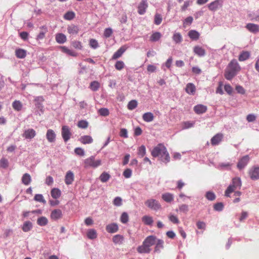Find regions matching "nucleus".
<instances>
[{
    "mask_svg": "<svg viewBox=\"0 0 259 259\" xmlns=\"http://www.w3.org/2000/svg\"><path fill=\"white\" fill-rule=\"evenodd\" d=\"M241 70V67L236 59H233L226 67L224 76L227 80H230Z\"/></svg>",
    "mask_w": 259,
    "mask_h": 259,
    "instance_id": "obj_1",
    "label": "nucleus"
},
{
    "mask_svg": "<svg viewBox=\"0 0 259 259\" xmlns=\"http://www.w3.org/2000/svg\"><path fill=\"white\" fill-rule=\"evenodd\" d=\"M151 155L154 157L160 156L161 160L165 163L170 160V157L166 147L162 144L155 146L151 151Z\"/></svg>",
    "mask_w": 259,
    "mask_h": 259,
    "instance_id": "obj_2",
    "label": "nucleus"
},
{
    "mask_svg": "<svg viewBox=\"0 0 259 259\" xmlns=\"http://www.w3.org/2000/svg\"><path fill=\"white\" fill-rule=\"evenodd\" d=\"M242 185L240 178L236 177L232 179V184L229 186L225 191V196L230 197V194L237 189H240Z\"/></svg>",
    "mask_w": 259,
    "mask_h": 259,
    "instance_id": "obj_3",
    "label": "nucleus"
},
{
    "mask_svg": "<svg viewBox=\"0 0 259 259\" xmlns=\"http://www.w3.org/2000/svg\"><path fill=\"white\" fill-rule=\"evenodd\" d=\"M84 167L89 168L93 167L96 168L101 164V160L100 159H95V157L94 156L85 159L84 160Z\"/></svg>",
    "mask_w": 259,
    "mask_h": 259,
    "instance_id": "obj_4",
    "label": "nucleus"
},
{
    "mask_svg": "<svg viewBox=\"0 0 259 259\" xmlns=\"http://www.w3.org/2000/svg\"><path fill=\"white\" fill-rule=\"evenodd\" d=\"M145 205L150 209L154 210H158L161 208L160 203L154 199H149L145 202Z\"/></svg>",
    "mask_w": 259,
    "mask_h": 259,
    "instance_id": "obj_5",
    "label": "nucleus"
},
{
    "mask_svg": "<svg viewBox=\"0 0 259 259\" xmlns=\"http://www.w3.org/2000/svg\"><path fill=\"white\" fill-rule=\"evenodd\" d=\"M61 135L64 141L66 142L70 138L72 134L70 132V129L67 125H63L62 127Z\"/></svg>",
    "mask_w": 259,
    "mask_h": 259,
    "instance_id": "obj_6",
    "label": "nucleus"
},
{
    "mask_svg": "<svg viewBox=\"0 0 259 259\" xmlns=\"http://www.w3.org/2000/svg\"><path fill=\"white\" fill-rule=\"evenodd\" d=\"M223 6V1L222 0H215L211 3H210L208 5V9L213 12H215L218 10L219 9L221 8Z\"/></svg>",
    "mask_w": 259,
    "mask_h": 259,
    "instance_id": "obj_7",
    "label": "nucleus"
},
{
    "mask_svg": "<svg viewBox=\"0 0 259 259\" xmlns=\"http://www.w3.org/2000/svg\"><path fill=\"white\" fill-rule=\"evenodd\" d=\"M148 7V4L147 0H142L137 7L138 13L140 15H144L146 13Z\"/></svg>",
    "mask_w": 259,
    "mask_h": 259,
    "instance_id": "obj_8",
    "label": "nucleus"
},
{
    "mask_svg": "<svg viewBox=\"0 0 259 259\" xmlns=\"http://www.w3.org/2000/svg\"><path fill=\"white\" fill-rule=\"evenodd\" d=\"M249 175L250 178L253 180L259 179V167L253 166L249 171Z\"/></svg>",
    "mask_w": 259,
    "mask_h": 259,
    "instance_id": "obj_9",
    "label": "nucleus"
},
{
    "mask_svg": "<svg viewBox=\"0 0 259 259\" xmlns=\"http://www.w3.org/2000/svg\"><path fill=\"white\" fill-rule=\"evenodd\" d=\"M249 161V157L248 155H245L242 157L237 163V167L239 169L243 168L248 163Z\"/></svg>",
    "mask_w": 259,
    "mask_h": 259,
    "instance_id": "obj_10",
    "label": "nucleus"
},
{
    "mask_svg": "<svg viewBox=\"0 0 259 259\" xmlns=\"http://www.w3.org/2000/svg\"><path fill=\"white\" fill-rule=\"evenodd\" d=\"M156 241V237L154 236L151 235L148 236L143 241L144 244H146L147 246L150 248L151 246L155 244Z\"/></svg>",
    "mask_w": 259,
    "mask_h": 259,
    "instance_id": "obj_11",
    "label": "nucleus"
},
{
    "mask_svg": "<svg viewBox=\"0 0 259 259\" xmlns=\"http://www.w3.org/2000/svg\"><path fill=\"white\" fill-rule=\"evenodd\" d=\"M127 49V47L126 46H123L121 47L116 52L114 53L112 57V59L116 60L120 58Z\"/></svg>",
    "mask_w": 259,
    "mask_h": 259,
    "instance_id": "obj_12",
    "label": "nucleus"
},
{
    "mask_svg": "<svg viewBox=\"0 0 259 259\" xmlns=\"http://www.w3.org/2000/svg\"><path fill=\"white\" fill-rule=\"evenodd\" d=\"M74 180V174L72 171L69 170L66 172L65 177V182L66 185L71 184Z\"/></svg>",
    "mask_w": 259,
    "mask_h": 259,
    "instance_id": "obj_13",
    "label": "nucleus"
},
{
    "mask_svg": "<svg viewBox=\"0 0 259 259\" xmlns=\"http://www.w3.org/2000/svg\"><path fill=\"white\" fill-rule=\"evenodd\" d=\"M62 212L59 209L53 210L51 213V218L53 220H57L62 217Z\"/></svg>",
    "mask_w": 259,
    "mask_h": 259,
    "instance_id": "obj_14",
    "label": "nucleus"
},
{
    "mask_svg": "<svg viewBox=\"0 0 259 259\" xmlns=\"http://www.w3.org/2000/svg\"><path fill=\"white\" fill-rule=\"evenodd\" d=\"M246 29L250 32L256 33L259 31V25L254 23H248L246 25Z\"/></svg>",
    "mask_w": 259,
    "mask_h": 259,
    "instance_id": "obj_15",
    "label": "nucleus"
},
{
    "mask_svg": "<svg viewBox=\"0 0 259 259\" xmlns=\"http://www.w3.org/2000/svg\"><path fill=\"white\" fill-rule=\"evenodd\" d=\"M36 135L35 131L32 128H29L25 130L23 134V137L26 139H32Z\"/></svg>",
    "mask_w": 259,
    "mask_h": 259,
    "instance_id": "obj_16",
    "label": "nucleus"
},
{
    "mask_svg": "<svg viewBox=\"0 0 259 259\" xmlns=\"http://www.w3.org/2000/svg\"><path fill=\"white\" fill-rule=\"evenodd\" d=\"M223 138V135L221 133H218L214 136L211 139V143L212 145H217L222 141Z\"/></svg>",
    "mask_w": 259,
    "mask_h": 259,
    "instance_id": "obj_17",
    "label": "nucleus"
},
{
    "mask_svg": "<svg viewBox=\"0 0 259 259\" xmlns=\"http://www.w3.org/2000/svg\"><path fill=\"white\" fill-rule=\"evenodd\" d=\"M196 87L192 83H188L186 87L185 91L189 95H194L196 92Z\"/></svg>",
    "mask_w": 259,
    "mask_h": 259,
    "instance_id": "obj_18",
    "label": "nucleus"
},
{
    "mask_svg": "<svg viewBox=\"0 0 259 259\" xmlns=\"http://www.w3.org/2000/svg\"><path fill=\"white\" fill-rule=\"evenodd\" d=\"M46 137L48 140V141L52 143L55 142L56 139V134L54 131L51 129H49L47 131V134H46Z\"/></svg>",
    "mask_w": 259,
    "mask_h": 259,
    "instance_id": "obj_19",
    "label": "nucleus"
},
{
    "mask_svg": "<svg viewBox=\"0 0 259 259\" xmlns=\"http://www.w3.org/2000/svg\"><path fill=\"white\" fill-rule=\"evenodd\" d=\"M207 110V107L202 104L196 105L194 107V111L197 114L205 113Z\"/></svg>",
    "mask_w": 259,
    "mask_h": 259,
    "instance_id": "obj_20",
    "label": "nucleus"
},
{
    "mask_svg": "<svg viewBox=\"0 0 259 259\" xmlns=\"http://www.w3.org/2000/svg\"><path fill=\"white\" fill-rule=\"evenodd\" d=\"M193 52L196 55L199 57H202L205 55V50L199 46H196L194 47Z\"/></svg>",
    "mask_w": 259,
    "mask_h": 259,
    "instance_id": "obj_21",
    "label": "nucleus"
},
{
    "mask_svg": "<svg viewBox=\"0 0 259 259\" xmlns=\"http://www.w3.org/2000/svg\"><path fill=\"white\" fill-rule=\"evenodd\" d=\"M106 230L108 233H114L118 230V227L116 224L112 223L107 225Z\"/></svg>",
    "mask_w": 259,
    "mask_h": 259,
    "instance_id": "obj_22",
    "label": "nucleus"
},
{
    "mask_svg": "<svg viewBox=\"0 0 259 259\" xmlns=\"http://www.w3.org/2000/svg\"><path fill=\"white\" fill-rule=\"evenodd\" d=\"M55 39L56 41L60 44H64L67 40L66 35L62 33H59L56 34Z\"/></svg>",
    "mask_w": 259,
    "mask_h": 259,
    "instance_id": "obj_23",
    "label": "nucleus"
},
{
    "mask_svg": "<svg viewBox=\"0 0 259 259\" xmlns=\"http://www.w3.org/2000/svg\"><path fill=\"white\" fill-rule=\"evenodd\" d=\"M151 248L143 242L142 245L137 248V251L140 253H148L151 251Z\"/></svg>",
    "mask_w": 259,
    "mask_h": 259,
    "instance_id": "obj_24",
    "label": "nucleus"
},
{
    "mask_svg": "<svg viewBox=\"0 0 259 259\" xmlns=\"http://www.w3.org/2000/svg\"><path fill=\"white\" fill-rule=\"evenodd\" d=\"M79 28L77 26L71 24L68 26L67 31L70 34H77L79 32Z\"/></svg>",
    "mask_w": 259,
    "mask_h": 259,
    "instance_id": "obj_25",
    "label": "nucleus"
},
{
    "mask_svg": "<svg viewBox=\"0 0 259 259\" xmlns=\"http://www.w3.org/2000/svg\"><path fill=\"white\" fill-rule=\"evenodd\" d=\"M79 141L83 144H87L93 143V139L90 136H83L79 138Z\"/></svg>",
    "mask_w": 259,
    "mask_h": 259,
    "instance_id": "obj_26",
    "label": "nucleus"
},
{
    "mask_svg": "<svg viewBox=\"0 0 259 259\" xmlns=\"http://www.w3.org/2000/svg\"><path fill=\"white\" fill-rule=\"evenodd\" d=\"M60 48L63 53H64L71 56L75 57L77 56V53L73 51L68 49L66 46H61Z\"/></svg>",
    "mask_w": 259,
    "mask_h": 259,
    "instance_id": "obj_27",
    "label": "nucleus"
},
{
    "mask_svg": "<svg viewBox=\"0 0 259 259\" xmlns=\"http://www.w3.org/2000/svg\"><path fill=\"white\" fill-rule=\"evenodd\" d=\"M41 29L40 32L37 35L36 39L37 40H42L45 37L46 33L48 32V29L46 26H43L40 27Z\"/></svg>",
    "mask_w": 259,
    "mask_h": 259,
    "instance_id": "obj_28",
    "label": "nucleus"
},
{
    "mask_svg": "<svg viewBox=\"0 0 259 259\" xmlns=\"http://www.w3.org/2000/svg\"><path fill=\"white\" fill-rule=\"evenodd\" d=\"M22 183L25 185H28L31 182V177L29 174H24L22 177Z\"/></svg>",
    "mask_w": 259,
    "mask_h": 259,
    "instance_id": "obj_29",
    "label": "nucleus"
},
{
    "mask_svg": "<svg viewBox=\"0 0 259 259\" xmlns=\"http://www.w3.org/2000/svg\"><path fill=\"white\" fill-rule=\"evenodd\" d=\"M15 55L18 58H24L26 56V51L22 49H16L15 50Z\"/></svg>",
    "mask_w": 259,
    "mask_h": 259,
    "instance_id": "obj_30",
    "label": "nucleus"
},
{
    "mask_svg": "<svg viewBox=\"0 0 259 259\" xmlns=\"http://www.w3.org/2000/svg\"><path fill=\"white\" fill-rule=\"evenodd\" d=\"M189 37L192 40H197L200 36L199 33L195 30H191L188 32Z\"/></svg>",
    "mask_w": 259,
    "mask_h": 259,
    "instance_id": "obj_31",
    "label": "nucleus"
},
{
    "mask_svg": "<svg viewBox=\"0 0 259 259\" xmlns=\"http://www.w3.org/2000/svg\"><path fill=\"white\" fill-rule=\"evenodd\" d=\"M32 228V224L31 222L28 221L25 222L22 227V230L25 232H27Z\"/></svg>",
    "mask_w": 259,
    "mask_h": 259,
    "instance_id": "obj_32",
    "label": "nucleus"
},
{
    "mask_svg": "<svg viewBox=\"0 0 259 259\" xmlns=\"http://www.w3.org/2000/svg\"><path fill=\"white\" fill-rule=\"evenodd\" d=\"M143 119L146 122H151L154 119L153 114L151 112H147L143 115Z\"/></svg>",
    "mask_w": 259,
    "mask_h": 259,
    "instance_id": "obj_33",
    "label": "nucleus"
},
{
    "mask_svg": "<svg viewBox=\"0 0 259 259\" xmlns=\"http://www.w3.org/2000/svg\"><path fill=\"white\" fill-rule=\"evenodd\" d=\"M250 57V53L247 51L242 52L239 56L238 60L240 61H244L248 59Z\"/></svg>",
    "mask_w": 259,
    "mask_h": 259,
    "instance_id": "obj_34",
    "label": "nucleus"
},
{
    "mask_svg": "<svg viewBox=\"0 0 259 259\" xmlns=\"http://www.w3.org/2000/svg\"><path fill=\"white\" fill-rule=\"evenodd\" d=\"M51 196L54 199H57L61 196V191L58 188H53L51 191Z\"/></svg>",
    "mask_w": 259,
    "mask_h": 259,
    "instance_id": "obj_35",
    "label": "nucleus"
},
{
    "mask_svg": "<svg viewBox=\"0 0 259 259\" xmlns=\"http://www.w3.org/2000/svg\"><path fill=\"white\" fill-rule=\"evenodd\" d=\"M162 198L166 202H170L174 200V196L172 194L166 193L162 194Z\"/></svg>",
    "mask_w": 259,
    "mask_h": 259,
    "instance_id": "obj_36",
    "label": "nucleus"
},
{
    "mask_svg": "<svg viewBox=\"0 0 259 259\" xmlns=\"http://www.w3.org/2000/svg\"><path fill=\"white\" fill-rule=\"evenodd\" d=\"M87 235L88 238L90 239H94L97 238V233L95 229H92L88 230Z\"/></svg>",
    "mask_w": 259,
    "mask_h": 259,
    "instance_id": "obj_37",
    "label": "nucleus"
},
{
    "mask_svg": "<svg viewBox=\"0 0 259 259\" xmlns=\"http://www.w3.org/2000/svg\"><path fill=\"white\" fill-rule=\"evenodd\" d=\"M142 222L147 225H152L153 223V218L148 215H144L142 218Z\"/></svg>",
    "mask_w": 259,
    "mask_h": 259,
    "instance_id": "obj_38",
    "label": "nucleus"
},
{
    "mask_svg": "<svg viewBox=\"0 0 259 259\" xmlns=\"http://www.w3.org/2000/svg\"><path fill=\"white\" fill-rule=\"evenodd\" d=\"M161 37V34L159 32H155L152 34L150 36V40L152 42L159 40Z\"/></svg>",
    "mask_w": 259,
    "mask_h": 259,
    "instance_id": "obj_39",
    "label": "nucleus"
},
{
    "mask_svg": "<svg viewBox=\"0 0 259 259\" xmlns=\"http://www.w3.org/2000/svg\"><path fill=\"white\" fill-rule=\"evenodd\" d=\"M48 220L47 218L45 217H41L37 219V224L40 226H44L47 225Z\"/></svg>",
    "mask_w": 259,
    "mask_h": 259,
    "instance_id": "obj_40",
    "label": "nucleus"
},
{
    "mask_svg": "<svg viewBox=\"0 0 259 259\" xmlns=\"http://www.w3.org/2000/svg\"><path fill=\"white\" fill-rule=\"evenodd\" d=\"M112 240L114 243L120 244L122 243L123 240V237L120 235H116L113 236Z\"/></svg>",
    "mask_w": 259,
    "mask_h": 259,
    "instance_id": "obj_41",
    "label": "nucleus"
},
{
    "mask_svg": "<svg viewBox=\"0 0 259 259\" xmlns=\"http://www.w3.org/2000/svg\"><path fill=\"white\" fill-rule=\"evenodd\" d=\"M72 46L75 49L82 50L83 46L81 41L78 40H74L71 42Z\"/></svg>",
    "mask_w": 259,
    "mask_h": 259,
    "instance_id": "obj_42",
    "label": "nucleus"
},
{
    "mask_svg": "<svg viewBox=\"0 0 259 259\" xmlns=\"http://www.w3.org/2000/svg\"><path fill=\"white\" fill-rule=\"evenodd\" d=\"M193 21V18L192 16L187 17L183 21V27L184 28L187 27L188 26H190Z\"/></svg>",
    "mask_w": 259,
    "mask_h": 259,
    "instance_id": "obj_43",
    "label": "nucleus"
},
{
    "mask_svg": "<svg viewBox=\"0 0 259 259\" xmlns=\"http://www.w3.org/2000/svg\"><path fill=\"white\" fill-rule=\"evenodd\" d=\"M13 108L18 111H20L22 107V105L20 101H15L12 104Z\"/></svg>",
    "mask_w": 259,
    "mask_h": 259,
    "instance_id": "obj_44",
    "label": "nucleus"
},
{
    "mask_svg": "<svg viewBox=\"0 0 259 259\" xmlns=\"http://www.w3.org/2000/svg\"><path fill=\"white\" fill-rule=\"evenodd\" d=\"M110 178V176L107 172H103L100 176V180L102 182L105 183L107 182Z\"/></svg>",
    "mask_w": 259,
    "mask_h": 259,
    "instance_id": "obj_45",
    "label": "nucleus"
},
{
    "mask_svg": "<svg viewBox=\"0 0 259 259\" xmlns=\"http://www.w3.org/2000/svg\"><path fill=\"white\" fill-rule=\"evenodd\" d=\"M172 39L177 44L181 42L183 39L181 34L179 32L174 33Z\"/></svg>",
    "mask_w": 259,
    "mask_h": 259,
    "instance_id": "obj_46",
    "label": "nucleus"
},
{
    "mask_svg": "<svg viewBox=\"0 0 259 259\" xmlns=\"http://www.w3.org/2000/svg\"><path fill=\"white\" fill-rule=\"evenodd\" d=\"M162 17L161 14L158 13H156L154 16V23L158 25L162 22Z\"/></svg>",
    "mask_w": 259,
    "mask_h": 259,
    "instance_id": "obj_47",
    "label": "nucleus"
},
{
    "mask_svg": "<svg viewBox=\"0 0 259 259\" xmlns=\"http://www.w3.org/2000/svg\"><path fill=\"white\" fill-rule=\"evenodd\" d=\"M100 87V83L97 81H94L90 83V88L93 91H97Z\"/></svg>",
    "mask_w": 259,
    "mask_h": 259,
    "instance_id": "obj_48",
    "label": "nucleus"
},
{
    "mask_svg": "<svg viewBox=\"0 0 259 259\" xmlns=\"http://www.w3.org/2000/svg\"><path fill=\"white\" fill-rule=\"evenodd\" d=\"M125 67V64L122 61H117L115 64V68L117 70H121Z\"/></svg>",
    "mask_w": 259,
    "mask_h": 259,
    "instance_id": "obj_49",
    "label": "nucleus"
},
{
    "mask_svg": "<svg viewBox=\"0 0 259 259\" xmlns=\"http://www.w3.org/2000/svg\"><path fill=\"white\" fill-rule=\"evenodd\" d=\"M138 105L137 101L133 100L131 101L127 105V108L129 110H132L136 108Z\"/></svg>",
    "mask_w": 259,
    "mask_h": 259,
    "instance_id": "obj_50",
    "label": "nucleus"
},
{
    "mask_svg": "<svg viewBox=\"0 0 259 259\" xmlns=\"http://www.w3.org/2000/svg\"><path fill=\"white\" fill-rule=\"evenodd\" d=\"M75 17V13L73 12H67L64 16L65 20H71Z\"/></svg>",
    "mask_w": 259,
    "mask_h": 259,
    "instance_id": "obj_51",
    "label": "nucleus"
},
{
    "mask_svg": "<svg viewBox=\"0 0 259 259\" xmlns=\"http://www.w3.org/2000/svg\"><path fill=\"white\" fill-rule=\"evenodd\" d=\"M89 45L92 48L94 49H96L99 47V44L97 40L93 38L90 39Z\"/></svg>",
    "mask_w": 259,
    "mask_h": 259,
    "instance_id": "obj_52",
    "label": "nucleus"
},
{
    "mask_svg": "<svg viewBox=\"0 0 259 259\" xmlns=\"http://www.w3.org/2000/svg\"><path fill=\"white\" fill-rule=\"evenodd\" d=\"M156 246L155 247V251H157L160 248L163 247V241L162 240L157 239L156 241Z\"/></svg>",
    "mask_w": 259,
    "mask_h": 259,
    "instance_id": "obj_53",
    "label": "nucleus"
},
{
    "mask_svg": "<svg viewBox=\"0 0 259 259\" xmlns=\"http://www.w3.org/2000/svg\"><path fill=\"white\" fill-rule=\"evenodd\" d=\"M128 220L129 217L128 214L125 212H123L120 217V221L121 223L125 224L128 221Z\"/></svg>",
    "mask_w": 259,
    "mask_h": 259,
    "instance_id": "obj_54",
    "label": "nucleus"
},
{
    "mask_svg": "<svg viewBox=\"0 0 259 259\" xmlns=\"http://www.w3.org/2000/svg\"><path fill=\"white\" fill-rule=\"evenodd\" d=\"M88 122L84 120L79 121L77 123V126L81 128H86L88 127Z\"/></svg>",
    "mask_w": 259,
    "mask_h": 259,
    "instance_id": "obj_55",
    "label": "nucleus"
},
{
    "mask_svg": "<svg viewBox=\"0 0 259 259\" xmlns=\"http://www.w3.org/2000/svg\"><path fill=\"white\" fill-rule=\"evenodd\" d=\"M99 114L103 116H107L109 114V110L107 108H102L98 110Z\"/></svg>",
    "mask_w": 259,
    "mask_h": 259,
    "instance_id": "obj_56",
    "label": "nucleus"
},
{
    "mask_svg": "<svg viewBox=\"0 0 259 259\" xmlns=\"http://www.w3.org/2000/svg\"><path fill=\"white\" fill-rule=\"evenodd\" d=\"M146 154V148L145 146L142 145L138 149V154L141 157H144Z\"/></svg>",
    "mask_w": 259,
    "mask_h": 259,
    "instance_id": "obj_57",
    "label": "nucleus"
},
{
    "mask_svg": "<svg viewBox=\"0 0 259 259\" xmlns=\"http://www.w3.org/2000/svg\"><path fill=\"white\" fill-rule=\"evenodd\" d=\"M34 200L36 201L42 202L44 204L46 203V201L44 199L42 195L41 194H36L34 198Z\"/></svg>",
    "mask_w": 259,
    "mask_h": 259,
    "instance_id": "obj_58",
    "label": "nucleus"
},
{
    "mask_svg": "<svg viewBox=\"0 0 259 259\" xmlns=\"http://www.w3.org/2000/svg\"><path fill=\"white\" fill-rule=\"evenodd\" d=\"M224 208V204L222 202L215 204L213 205V208L216 211H222Z\"/></svg>",
    "mask_w": 259,
    "mask_h": 259,
    "instance_id": "obj_59",
    "label": "nucleus"
},
{
    "mask_svg": "<svg viewBox=\"0 0 259 259\" xmlns=\"http://www.w3.org/2000/svg\"><path fill=\"white\" fill-rule=\"evenodd\" d=\"M8 161L7 159L3 158L0 160V165L3 168H7L8 166Z\"/></svg>",
    "mask_w": 259,
    "mask_h": 259,
    "instance_id": "obj_60",
    "label": "nucleus"
},
{
    "mask_svg": "<svg viewBox=\"0 0 259 259\" xmlns=\"http://www.w3.org/2000/svg\"><path fill=\"white\" fill-rule=\"evenodd\" d=\"M206 198L210 201H212L215 199V194L211 192H208L206 194Z\"/></svg>",
    "mask_w": 259,
    "mask_h": 259,
    "instance_id": "obj_61",
    "label": "nucleus"
},
{
    "mask_svg": "<svg viewBox=\"0 0 259 259\" xmlns=\"http://www.w3.org/2000/svg\"><path fill=\"white\" fill-rule=\"evenodd\" d=\"M113 204L117 206H121L122 204V199L119 197H116L113 200Z\"/></svg>",
    "mask_w": 259,
    "mask_h": 259,
    "instance_id": "obj_62",
    "label": "nucleus"
},
{
    "mask_svg": "<svg viewBox=\"0 0 259 259\" xmlns=\"http://www.w3.org/2000/svg\"><path fill=\"white\" fill-rule=\"evenodd\" d=\"M113 31L111 28H106L104 32V35L105 37L108 38L109 37L111 34H112Z\"/></svg>",
    "mask_w": 259,
    "mask_h": 259,
    "instance_id": "obj_63",
    "label": "nucleus"
},
{
    "mask_svg": "<svg viewBox=\"0 0 259 259\" xmlns=\"http://www.w3.org/2000/svg\"><path fill=\"white\" fill-rule=\"evenodd\" d=\"M74 152L76 155L83 156L84 155V150L81 148L78 147L74 149Z\"/></svg>",
    "mask_w": 259,
    "mask_h": 259,
    "instance_id": "obj_64",
    "label": "nucleus"
}]
</instances>
